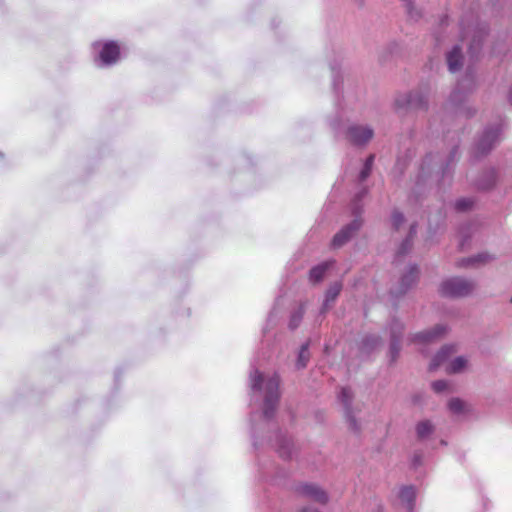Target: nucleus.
Returning <instances> with one entry per match:
<instances>
[{
  "instance_id": "1",
  "label": "nucleus",
  "mask_w": 512,
  "mask_h": 512,
  "mask_svg": "<svg viewBox=\"0 0 512 512\" xmlns=\"http://www.w3.org/2000/svg\"><path fill=\"white\" fill-rule=\"evenodd\" d=\"M474 283L471 281L454 277L445 280L440 285V294L446 297H464L474 290Z\"/></svg>"
},
{
  "instance_id": "2",
  "label": "nucleus",
  "mask_w": 512,
  "mask_h": 512,
  "mask_svg": "<svg viewBox=\"0 0 512 512\" xmlns=\"http://www.w3.org/2000/svg\"><path fill=\"white\" fill-rule=\"evenodd\" d=\"M279 386L278 375H273L265 384L264 415L266 417H271L276 409L280 397Z\"/></svg>"
},
{
  "instance_id": "3",
  "label": "nucleus",
  "mask_w": 512,
  "mask_h": 512,
  "mask_svg": "<svg viewBox=\"0 0 512 512\" xmlns=\"http://www.w3.org/2000/svg\"><path fill=\"white\" fill-rule=\"evenodd\" d=\"M373 137V130L364 126H351L347 131L348 140L355 145H364Z\"/></svg>"
},
{
  "instance_id": "4",
  "label": "nucleus",
  "mask_w": 512,
  "mask_h": 512,
  "mask_svg": "<svg viewBox=\"0 0 512 512\" xmlns=\"http://www.w3.org/2000/svg\"><path fill=\"white\" fill-rule=\"evenodd\" d=\"M120 57V46L115 41H108L103 44L99 53L100 60L106 64L111 65L118 61Z\"/></svg>"
},
{
  "instance_id": "5",
  "label": "nucleus",
  "mask_w": 512,
  "mask_h": 512,
  "mask_svg": "<svg viewBox=\"0 0 512 512\" xmlns=\"http://www.w3.org/2000/svg\"><path fill=\"white\" fill-rule=\"evenodd\" d=\"M361 227V221L358 219L353 220L349 225L342 228L334 237L332 240V245L334 247H341L344 245L355 233L359 228Z\"/></svg>"
},
{
  "instance_id": "6",
  "label": "nucleus",
  "mask_w": 512,
  "mask_h": 512,
  "mask_svg": "<svg viewBox=\"0 0 512 512\" xmlns=\"http://www.w3.org/2000/svg\"><path fill=\"white\" fill-rule=\"evenodd\" d=\"M297 491L299 494L320 503H326L328 500L326 493L319 487L312 484H302L298 487Z\"/></svg>"
},
{
  "instance_id": "7",
  "label": "nucleus",
  "mask_w": 512,
  "mask_h": 512,
  "mask_svg": "<svg viewBox=\"0 0 512 512\" xmlns=\"http://www.w3.org/2000/svg\"><path fill=\"white\" fill-rule=\"evenodd\" d=\"M445 332L446 328L444 326L436 325L432 330L417 333L413 338V342L419 344L430 343L445 334Z\"/></svg>"
},
{
  "instance_id": "8",
  "label": "nucleus",
  "mask_w": 512,
  "mask_h": 512,
  "mask_svg": "<svg viewBox=\"0 0 512 512\" xmlns=\"http://www.w3.org/2000/svg\"><path fill=\"white\" fill-rule=\"evenodd\" d=\"M418 273L419 271L416 266L410 267L408 272L401 278L400 289L397 294L405 293L413 284H415L418 279Z\"/></svg>"
},
{
  "instance_id": "9",
  "label": "nucleus",
  "mask_w": 512,
  "mask_h": 512,
  "mask_svg": "<svg viewBox=\"0 0 512 512\" xmlns=\"http://www.w3.org/2000/svg\"><path fill=\"white\" fill-rule=\"evenodd\" d=\"M447 64L451 72H456L462 67V53L459 46H455L448 53Z\"/></svg>"
},
{
  "instance_id": "10",
  "label": "nucleus",
  "mask_w": 512,
  "mask_h": 512,
  "mask_svg": "<svg viewBox=\"0 0 512 512\" xmlns=\"http://www.w3.org/2000/svg\"><path fill=\"white\" fill-rule=\"evenodd\" d=\"M455 347L454 346H444L442 349L437 353V355L433 358L432 362L430 363L429 370L434 371L436 370L444 361L453 353H455Z\"/></svg>"
},
{
  "instance_id": "11",
  "label": "nucleus",
  "mask_w": 512,
  "mask_h": 512,
  "mask_svg": "<svg viewBox=\"0 0 512 512\" xmlns=\"http://www.w3.org/2000/svg\"><path fill=\"white\" fill-rule=\"evenodd\" d=\"M492 259L493 257L490 254L480 253L477 256L462 259L458 265L460 267L476 266L480 264H486Z\"/></svg>"
},
{
  "instance_id": "12",
  "label": "nucleus",
  "mask_w": 512,
  "mask_h": 512,
  "mask_svg": "<svg viewBox=\"0 0 512 512\" xmlns=\"http://www.w3.org/2000/svg\"><path fill=\"white\" fill-rule=\"evenodd\" d=\"M340 399L346 408L347 417H348V420L350 422L352 429L356 430L355 420L351 417L350 410H349V406H350V403L352 400V392H351L350 388L343 387L341 389Z\"/></svg>"
},
{
  "instance_id": "13",
  "label": "nucleus",
  "mask_w": 512,
  "mask_h": 512,
  "mask_svg": "<svg viewBox=\"0 0 512 512\" xmlns=\"http://www.w3.org/2000/svg\"><path fill=\"white\" fill-rule=\"evenodd\" d=\"M399 498L402 502L407 504L409 509H411L416 498V491L412 486H405L401 488Z\"/></svg>"
},
{
  "instance_id": "14",
  "label": "nucleus",
  "mask_w": 512,
  "mask_h": 512,
  "mask_svg": "<svg viewBox=\"0 0 512 512\" xmlns=\"http://www.w3.org/2000/svg\"><path fill=\"white\" fill-rule=\"evenodd\" d=\"M333 262H325V263H322L318 266H315L313 267L311 270H310V274H309V277H310V280L314 283H317L319 282L320 280H322V278L324 277L327 269L329 268V266L332 264Z\"/></svg>"
},
{
  "instance_id": "15",
  "label": "nucleus",
  "mask_w": 512,
  "mask_h": 512,
  "mask_svg": "<svg viewBox=\"0 0 512 512\" xmlns=\"http://www.w3.org/2000/svg\"><path fill=\"white\" fill-rule=\"evenodd\" d=\"M433 431L434 426L428 420L421 421L416 425V433L419 439H424L428 437L433 433Z\"/></svg>"
},
{
  "instance_id": "16",
  "label": "nucleus",
  "mask_w": 512,
  "mask_h": 512,
  "mask_svg": "<svg viewBox=\"0 0 512 512\" xmlns=\"http://www.w3.org/2000/svg\"><path fill=\"white\" fill-rule=\"evenodd\" d=\"M466 364V359L457 357L445 366V372L448 374L459 373L465 368Z\"/></svg>"
},
{
  "instance_id": "17",
  "label": "nucleus",
  "mask_w": 512,
  "mask_h": 512,
  "mask_svg": "<svg viewBox=\"0 0 512 512\" xmlns=\"http://www.w3.org/2000/svg\"><path fill=\"white\" fill-rule=\"evenodd\" d=\"M415 234H416V230H415V227L412 225L410 227L408 237L402 242L401 246L399 247V249L397 251V257L403 256L411 250L412 239Z\"/></svg>"
},
{
  "instance_id": "18",
  "label": "nucleus",
  "mask_w": 512,
  "mask_h": 512,
  "mask_svg": "<svg viewBox=\"0 0 512 512\" xmlns=\"http://www.w3.org/2000/svg\"><path fill=\"white\" fill-rule=\"evenodd\" d=\"M341 289L342 285L339 282H336L333 285H331L326 292L325 305H327L329 302H333L340 294Z\"/></svg>"
},
{
  "instance_id": "19",
  "label": "nucleus",
  "mask_w": 512,
  "mask_h": 512,
  "mask_svg": "<svg viewBox=\"0 0 512 512\" xmlns=\"http://www.w3.org/2000/svg\"><path fill=\"white\" fill-rule=\"evenodd\" d=\"M309 360V351H308V344L302 345L298 360H297V366L298 368H304L307 365V362Z\"/></svg>"
},
{
  "instance_id": "20",
  "label": "nucleus",
  "mask_w": 512,
  "mask_h": 512,
  "mask_svg": "<svg viewBox=\"0 0 512 512\" xmlns=\"http://www.w3.org/2000/svg\"><path fill=\"white\" fill-rule=\"evenodd\" d=\"M448 407L453 413H461L464 411L465 403L458 398H453L449 401Z\"/></svg>"
},
{
  "instance_id": "21",
  "label": "nucleus",
  "mask_w": 512,
  "mask_h": 512,
  "mask_svg": "<svg viewBox=\"0 0 512 512\" xmlns=\"http://www.w3.org/2000/svg\"><path fill=\"white\" fill-rule=\"evenodd\" d=\"M407 105L411 108H424L426 107V102L422 97L410 95L407 101Z\"/></svg>"
},
{
  "instance_id": "22",
  "label": "nucleus",
  "mask_w": 512,
  "mask_h": 512,
  "mask_svg": "<svg viewBox=\"0 0 512 512\" xmlns=\"http://www.w3.org/2000/svg\"><path fill=\"white\" fill-rule=\"evenodd\" d=\"M373 162H374V155H370L366 159L364 167H363V169H362V171L360 173L361 180H365L370 175L371 170H372Z\"/></svg>"
},
{
  "instance_id": "23",
  "label": "nucleus",
  "mask_w": 512,
  "mask_h": 512,
  "mask_svg": "<svg viewBox=\"0 0 512 512\" xmlns=\"http://www.w3.org/2000/svg\"><path fill=\"white\" fill-rule=\"evenodd\" d=\"M252 388L260 390L262 383L264 382V377L261 372L255 371L251 376Z\"/></svg>"
},
{
  "instance_id": "24",
  "label": "nucleus",
  "mask_w": 512,
  "mask_h": 512,
  "mask_svg": "<svg viewBox=\"0 0 512 512\" xmlns=\"http://www.w3.org/2000/svg\"><path fill=\"white\" fill-rule=\"evenodd\" d=\"M497 138V135L495 133H492V132H486L483 136V138L481 139L480 141V146H485L486 142H489L488 146H487V150H489L491 148V144L492 142H494ZM486 150L485 147H483V152Z\"/></svg>"
},
{
  "instance_id": "25",
  "label": "nucleus",
  "mask_w": 512,
  "mask_h": 512,
  "mask_svg": "<svg viewBox=\"0 0 512 512\" xmlns=\"http://www.w3.org/2000/svg\"><path fill=\"white\" fill-rule=\"evenodd\" d=\"M473 202L470 199H460L456 201L455 208L459 211H465L472 207Z\"/></svg>"
},
{
  "instance_id": "26",
  "label": "nucleus",
  "mask_w": 512,
  "mask_h": 512,
  "mask_svg": "<svg viewBox=\"0 0 512 512\" xmlns=\"http://www.w3.org/2000/svg\"><path fill=\"white\" fill-rule=\"evenodd\" d=\"M432 388L435 392L440 393L448 389V382L445 380H438L432 383Z\"/></svg>"
},
{
  "instance_id": "27",
  "label": "nucleus",
  "mask_w": 512,
  "mask_h": 512,
  "mask_svg": "<svg viewBox=\"0 0 512 512\" xmlns=\"http://www.w3.org/2000/svg\"><path fill=\"white\" fill-rule=\"evenodd\" d=\"M404 222V216L395 211L393 214H392V224H393V227L398 230L400 225Z\"/></svg>"
},
{
  "instance_id": "28",
  "label": "nucleus",
  "mask_w": 512,
  "mask_h": 512,
  "mask_svg": "<svg viewBox=\"0 0 512 512\" xmlns=\"http://www.w3.org/2000/svg\"><path fill=\"white\" fill-rule=\"evenodd\" d=\"M405 2V6L407 9V13L409 17L413 20H416L419 17L418 11L414 10L412 3L410 0H403Z\"/></svg>"
},
{
  "instance_id": "29",
  "label": "nucleus",
  "mask_w": 512,
  "mask_h": 512,
  "mask_svg": "<svg viewBox=\"0 0 512 512\" xmlns=\"http://www.w3.org/2000/svg\"><path fill=\"white\" fill-rule=\"evenodd\" d=\"M399 345H398V340L396 339L395 335L393 334V340H392V343H391V354H392V359L395 360L397 354L399 353Z\"/></svg>"
},
{
  "instance_id": "30",
  "label": "nucleus",
  "mask_w": 512,
  "mask_h": 512,
  "mask_svg": "<svg viewBox=\"0 0 512 512\" xmlns=\"http://www.w3.org/2000/svg\"><path fill=\"white\" fill-rule=\"evenodd\" d=\"M301 319H302V312H299L297 315H294V316L292 317V320H291V322H290V326H291L292 328L297 327V326H298V323L301 321Z\"/></svg>"
},
{
  "instance_id": "31",
  "label": "nucleus",
  "mask_w": 512,
  "mask_h": 512,
  "mask_svg": "<svg viewBox=\"0 0 512 512\" xmlns=\"http://www.w3.org/2000/svg\"><path fill=\"white\" fill-rule=\"evenodd\" d=\"M459 97V92L458 91H454L451 95V99L452 101H456Z\"/></svg>"
},
{
  "instance_id": "32",
  "label": "nucleus",
  "mask_w": 512,
  "mask_h": 512,
  "mask_svg": "<svg viewBox=\"0 0 512 512\" xmlns=\"http://www.w3.org/2000/svg\"><path fill=\"white\" fill-rule=\"evenodd\" d=\"M301 512H318V510L308 508V509H303Z\"/></svg>"
},
{
  "instance_id": "33",
  "label": "nucleus",
  "mask_w": 512,
  "mask_h": 512,
  "mask_svg": "<svg viewBox=\"0 0 512 512\" xmlns=\"http://www.w3.org/2000/svg\"><path fill=\"white\" fill-rule=\"evenodd\" d=\"M509 97H510V101L512 102V90L510 92V96Z\"/></svg>"
},
{
  "instance_id": "34",
  "label": "nucleus",
  "mask_w": 512,
  "mask_h": 512,
  "mask_svg": "<svg viewBox=\"0 0 512 512\" xmlns=\"http://www.w3.org/2000/svg\"><path fill=\"white\" fill-rule=\"evenodd\" d=\"M511 302H512V298H511Z\"/></svg>"
}]
</instances>
